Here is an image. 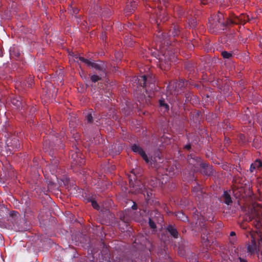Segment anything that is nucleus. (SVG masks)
I'll return each mask as SVG.
<instances>
[{
  "label": "nucleus",
  "instance_id": "obj_1",
  "mask_svg": "<svg viewBox=\"0 0 262 262\" xmlns=\"http://www.w3.org/2000/svg\"><path fill=\"white\" fill-rule=\"evenodd\" d=\"M20 148L18 137L11 134L8 128H5L0 131V155L8 156Z\"/></svg>",
  "mask_w": 262,
  "mask_h": 262
},
{
  "label": "nucleus",
  "instance_id": "obj_2",
  "mask_svg": "<svg viewBox=\"0 0 262 262\" xmlns=\"http://www.w3.org/2000/svg\"><path fill=\"white\" fill-rule=\"evenodd\" d=\"M133 81L136 84L137 89L144 95V98H152L151 92L155 89V80L152 75H143L135 77Z\"/></svg>",
  "mask_w": 262,
  "mask_h": 262
},
{
  "label": "nucleus",
  "instance_id": "obj_3",
  "mask_svg": "<svg viewBox=\"0 0 262 262\" xmlns=\"http://www.w3.org/2000/svg\"><path fill=\"white\" fill-rule=\"evenodd\" d=\"M187 161L188 168L190 169L189 173L190 176H193L194 173L199 170V165L202 168L201 173L204 175L210 176L213 174L212 166L208 163L203 162L200 158L190 154L187 156Z\"/></svg>",
  "mask_w": 262,
  "mask_h": 262
},
{
  "label": "nucleus",
  "instance_id": "obj_4",
  "mask_svg": "<svg viewBox=\"0 0 262 262\" xmlns=\"http://www.w3.org/2000/svg\"><path fill=\"white\" fill-rule=\"evenodd\" d=\"M230 26L228 17L225 20L224 15L220 12L211 15L208 19V29L212 34H216L222 33Z\"/></svg>",
  "mask_w": 262,
  "mask_h": 262
},
{
  "label": "nucleus",
  "instance_id": "obj_5",
  "mask_svg": "<svg viewBox=\"0 0 262 262\" xmlns=\"http://www.w3.org/2000/svg\"><path fill=\"white\" fill-rule=\"evenodd\" d=\"M64 145L62 141L57 137H50L49 139H44L43 143V149L45 152L49 153L51 157V164L58 166L59 160L56 158L55 151L57 149H63Z\"/></svg>",
  "mask_w": 262,
  "mask_h": 262
},
{
  "label": "nucleus",
  "instance_id": "obj_6",
  "mask_svg": "<svg viewBox=\"0 0 262 262\" xmlns=\"http://www.w3.org/2000/svg\"><path fill=\"white\" fill-rule=\"evenodd\" d=\"M157 32L155 33L156 41L159 42V48H161L162 45H170L171 38L178 36L181 33V28L177 23L172 22L170 29L167 34L164 33L161 30V27L159 29L158 28Z\"/></svg>",
  "mask_w": 262,
  "mask_h": 262
},
{
  "label": "nucleus",
  "instance_id": "obj_7",
  "mask_svg": "<svg viewBox=\"0 0 262 262\" xmlns=\"http://www.w3.org/2000/svg\"><path fill=\"white\" fill-rule=\"evenodd\" d=\"M191 85L190 82L186 81L183 79H180L177 82L171 81L166 86V92L165 93L166 97H177L182 92H184V89L185 87Z\"/></svg>",
  "mask_w": 262,
  "mask_h": 262
},
{
  "label": "nucleus",
  "instance_id": "obj_8",
  "mask_svg": "<svg viewBox=\"0 0 262 262\" xmlns=\"http://www.w3.org/2000/svg\"><path fill=\"white\" fill-rule=\"evenodd\" d=\"M262 217V206L256 205H253L250 209L247 216L246 217V220L250 222L255 220L258 225L260 224Z\"/></svg>",
  "mask_w": 262,
  "mask_h": 262
},
{
  "label": "nucleus",
  "instance_id": "obj_9",
  "mask_svg": "<svg viewBox=\"0 0 262 262\" xmlns=\"http://www.w3.org/2000/svg\"><path fill=\"white\" fill-rule=\"evenodd\" d=\"M129 184L130 187L133 188V192L135 193H144L145 191V186L144 184L137 179V177L134 174L128 176Z\"/></svg>",
  "mask_w": 262,
  "mask_h": 262
},
{
  "label": "nucleus",
  "instance_id": "obj_10",
  "mask_svg": "<svg viewBox=\"0 0 262 262\" xmlns=\"http://www.w3.org/2000/svg\"><path fill=\"white\" fill-rule=\"evenodd\" d=\"M230 26L233 25H244L246 22L250 21L248 15L241 14L239 16H235L234 14H229L228 16Z\"/></svg>",
  "mask_w": 262,
  "mask_h": 262
},
{
  "label": "nucleus",
  "instance_id": "obj_11",
  "mask_svg": "<svg viewBox=\"0 0 262 262\" xmlns=\"http://www.w3.org/2000/svg\"><path fill=\"white\" fill-rule=\"evenodd\" d=\"M169 17L167 15V13L165 10L161 9L158 10L157 12H156V16L153 15L152 16L151 20H153L155 23V25L156 27L158 29L161 27V24L162 23H165L168 19Z\"/></svg>",
  "mask_w": 262,
  "mask_h": 262
},
{
  "label": "nucleus",
  "instance_id": "obj_12",
  "mask_svg": "<svg viewBox=\"0 0 262 262\" xmlns=\"http://www.w3.org/2000/svg\"><path fill=\"white\" fill-rule=\"evenodd\" d=\"M201 11L194 9L191 11L188 12L189 16L188 18V25L190 28L194 29L197 25L196 18L199 17L201 14Z\"/></svg>",
  "mask_w": 262,
  "mask_h": 262
},
{
  "label": "nucleus",
  "instance_id": "obj_13",
  "mask_svg": "<svg viewBox=\"0 0 262 262\" xmlns=\"http://www.w3.org/2000/svg\"><path fill=\"white\" fill-rule=\"evenodd\" d=\"M174 58V55H170L169 51H165L163 57L160 58V66L162 69L168 70L170 67V62Z\"/></svg>",
  "mask_w": 262,
  "mask_h": 262
},
{
  "label": "nucleus",
  "instance_id": "obj_14",
  "mask_svg": "<svg viewBox=\"0 0 262 262\" xmlns=\"http://www.w3.org/2000/svg\"><path fill=\"white\" fill-rule=\"evenodd\" d=\"M88 66H90L95 70L99 71V74L101 76H103L105 74L106 66L104 63L101 61H99L98 62L90 61Z\"/></svg>",
  "mask_w": 262,
  "mask_h": 262
},
{
  "label": "nucleus",
  "instance_id": "obj_15",
  "mask_svg": "<svg viewBox=\"0 0 262 262\" xmlns=\"http://www.w3.org/2000/svg\"><path fill=\"white\" fill-rule=\"evenodd\" d=\"M81 156V154L79 150L76 148L75 152L71 155V158L73 160L74 162L72 163V165H77L81 166L82 165L84 164L85 161Z\"/></svg>",
  "mask_w": 262,
  "mask_h": 262
},
{
  "label": "nucleus",
  "instance_id": "obj_16",
  "mask_svg": "<svg viewBox=\"0 0 262 262\" xmlns=\"http://www.w3.org/2000/svg\"><path fill=\"white\" fill-rule=\"evenodd\" d=\"M95 13L101 14L105 17H109L112 15V11L108 8H104L102 10L101 8L98 5L96 6Z\"/></svg>",
  "mask_w": 262,
  "mask_h": 262
},
{
  "label": "nucleus",
  "instance_id": "obj_17",
  "mask_svg": "<svg viewBox=\"0 0 262 262\" xmlns=\"http://www.w3.org/2000/svg\"><path fill=\"white\" fill-rule=\"evenodd\" d=\"M166 230L174 238H178L179 237V233L174 225H168L166 228Z\"/></svg>",
  "mask_w": 262,
  "mask_h": 262
},
{
  "label": "nucleus",
  "instance_id": "obj_18",
  "mask_svg": "<svg viewBox=\"0 0 262 262\" xmlns=\"http://www.w3.org/2000/svg\"><path fill=\"white\" fill-rule=\"evenodd\" d=\"M137 1L127 2L125 8V12L126 13H132L135 10L137 6Z\"/></svg>",
  "mask_w": 262,
  "mask_h": 262
},
{
  "label": "nucleus",
  "instance_id": "obj_19",
  "mask_svg": "<svg viewBox=\"0 0 262 262\" xmlns=\"http://www.w3.org/2000/svg\"><path fill=\"white\" fill-rule=\"evenodd\" d=\"M223 203L227 204V205H231L232 203V200L230 195V193L228 191H224L223 194L221 198Z\"/></svg>",
  "mask_w": 262,
  "mask_h": 262
},
{
  "label": "nucleus",
  "instance_id": "obj_20",
  "mask_svg": "<svg viewBox=\"0 0 262 262\" xmlns=\"http://www.w3.org/2000/svg\"><path fill=\"white\" fill-rule=\"evenodd\" d=\"M201 239L202 242L204 243L208 241L209 231H208L207 227L203 225L201 229Z\"/></svg>",
  "mask_w": 262,
  "mask_h": 262
},
{
  "label": "nucleus",
  "instance_id": "obj_21",
  "mask_svg": "<svg viewBox=\"0 0 262 262\" xmlns=\"http://www.w3.org/2000/svg\"><path fill=\"white\" fill-rule=\"evenodd\" d=\"M159 149L158 150H157L155 154V156L152 157L150 158V165L151 166L156 167L157 166V163L158 162V160H161V151Z\"/></svg>",
  "mask_w": 262,
  "mask_h": 262
},
{
  "label": "nucleus",
  "instance_id": "obj_22",
  "mask_svg": "<svg viewBox=\"0 0 262 262\" xmlns=\"http://www.w3.org/2000/svg\"><path fill=\"white\" fill-rule=\"evenodd\" d=\"M149 184L152 187H161L163 184V182L160 179L156 178H152L149 182Z\"/></svg>",
  "mask_w": 262,
  "mask_h": 262
},
{
  "label": "nucleus",
  "instance_id": "obj_23",
  "mask_svg": "<svg viewBox=\"0 0 262 262\" xmlns=\"http://www.w3.org/2000/svg\"><path fill=\"white\" fill-rule=\"evenodd\" d=\"M262 166V162L260 160H256L254 163L250 165L249 170L251 172H253L256 169H259Z\"/></svg>",
  "mask_w": 262,
  "mask_h": 262
},
{
  "label": "nucleus",
  "instance_id": "obj_24",
  "mask_svg": "<svg viewBox=\"0 0 262 262\" xmlns=\"http://www.w3.org/2000/svg\"><path fill=\"white\" fill-rule=\"evenodd\" d=\"M15 87L16 89H18V91H21L22 92L23 91H26L28 88H29L25 80L23 81L17 82L16 83Z\"/></svg>",
  "mask_w": 262,
  "mask_h": 262
},
{
  "label": "nucleus",
  "instance_id": "obj_25",
  "mask_svg": "<svg viewBox=\"0 0 262 262\" xmlns=\"http://www.w3.org/2000/svg\"><path fill=\"white\" fill-rule=\"evenodd\" d=\"M135 36L126 35L124 37V42L128 46H132L137 41L135 40Z\"/></svg>",
  "mask_w": 262,
  "mask_h": 262
},
{
  "label": "nucleus",
  "instance_id": "obj_26",
  "mask_svg": "<svg viewBox=\"0 0 262 262\" xmlns=\"http://www.w3.org/2000/svg\"><path fill=\"white\" fill-rule=\"evenodd\" d=\"M247 246V252L251 254L254 253L256 249V243L255 239H253L251 241V243L248 244Z\"/></svg>",
  "mask_w": 262,
  "mask_h": 262
},
{
  "label": "nucleus",
  "instance_id": "obj_27",
  "mask_svg": "<svg viewBox=\"0 0 262 262\" xmlns=\"http://www.w3.org/2000/svg\"><path fill=\"white\" fill-rule=\"evenodd\" d=\"M160 142H161V144L159 145L160 147H163L170 143V138L165 135H163L160 139Z\"/></svg>",
  "mask_w": 262,
  "mask_h": 262
},
{
  "label": "nucleus",
  "instance_id": "obj_28",
  "mask_svg": "<svg viewBox=\"0 0 262 262\" xmlns=\"http://www.w3.org/2000/svg\"><path fill=\"white\" fill-rule=\"evenodd\" d=\"M237 141L241 145L246 144L249 141L246 139V137L242 134H239L237 136Z\"/></svg>",
  "mask_w": 262,
  "mask_h": 262
},
{
  "label": "nucleus",
  "instance_id": "obj_29",
  "mask_svg": "<svg viewBox=\"0 0 262 262\" xmlns=\"http://www.w3.org/2000/svg\"><path fill=\"white\" fill-rule=\"evenodd\" d=\"M131 149L133 152L138 153L140 155L142 152L144 151V150L138 144H133L131 146Z\"/></svg>",
  "mask_w": 262,
  "mask_h": 262
},
{
  "label": "nucleus",
  "instance_id": "obj_30",
  "mask_svg": "<svg viewBox=\"0 0 262 262\" xmlns=\"http://www.w3.org/2000/svg\"><path fill=\"white\" fill-rule=\"evenodd\" d=\"M176 216L179 220L184 222L188 221V217L183 212L179 211L177 212Z\"/></svg>",
  "mask_w": 262,
  "mask_h": 262
},
{
  "label": "nucleus",
  "instance_id": "obj_31",
  "mask_svg": "<svg viewBox=\"0 0 262 262\" xmlns=\"http://www.w3.org/2000/svg\"><path fill=\"white\" fill-rule=\"evenodd\" d=\"M141 193L144 195L145 200H146V202L148 203L152 195L151 190L149 191L145 188L144 193Z\"/></svg>",
  "mask_w": 262,
  "mask_h": 262
},
{
  "label": "nucleus",
  "instance_id": "obj_32",
  "mask_svg": "<svg viewBox=\"0 0 262 262\" xmlns=\"http://www.w3.org/2000/svg\"><path fill=\"white\" fill-rule=\"evenodd\" d=\"M173 10L175 12H176L177 13L179 17L183 16L184 14V11L183 9L179 6H177L173 8Z\"/></svg>",
  "mask_w": 262,
  "mask_h": 262
},
{
  "label": "nucleus",
  "instance_id": "obj_33",
  "mask_svg": "<svg viewBox=\"0 0 262 262\" xmlns=\"http://www.w3.org/2000/svg\"><path fill=\"white\" fill-rule=\"evenodd\" d=\"M77 121L78 120L76 119V117L71 116L69 121V124L70 127L73 128L74 129L77 124Z\"/></svg>",
  "mask_w": 262,
  "mask_h": 262
},
{
  "label": "nucleus",
  "instance_id": "obj_34",
  "mask_svg": "<svg viewBox=\"0 0 262 262\" xmlns=\"http://www.w3.org/2000/svg\"><path fill=\"white\" fill-rule=\"evenodd\" d=\"M184 66L185 68L188 71H190V72L194 71V66L193 63L190 62H188L185 63Z\"/></svg>",
  "mask_w": 262,
  "mask_h": 262
},
{
  "label": "nucleus",
  "instance_id": "obj_35",
  "mask_svg": "<svg viewBox=\"0 0 262 262\" xmlns=\"http://www.w3.org/2000/svg\"><path fill=\"white\" fill-rule=\"evenodd\" d=\"M28 85L29 88H31L34 84L33 77L30 76L26 79L25 80Z\"/></svg>",
  "mask_w": 262,
  "mask_h": 262
},
{
  "label": "nucleus",
  "instance_id": "obj_36",
  "mask_svg": "<svg viewBox=\"0 0 262 262\" xmlns=\"http://www.w3.org/2000/svg\"><path fill=\"white\" fill-rule=\"evenodd\" d=\"M90 76V79L92 82L96 83L101 79V75L93 74Z\"/></svg>",
  "mask_w": 262,
  "mask_h": 262
},
{
  "label": "nucleus",
  "instance_id": "obj_37",
  "mask_svg": "<svg viewBox=\"0 0 262 262\" xmlns=\"http://www.w3.org/2000/svg\"><path fill=\"white\" fill-rule=\"evenodd\" d=\"M85 120L87 121V123H91L93 122V117L92 114V111L91 112H89L85 115Z\"/></svg>",
  "mask_w": 262,
  "mask_h": 262
},
{
  "label": "nucleus",
  "instance_id": "obj_38",
  "mask_svg": "<svg viewBox=\"0 0 262 262\" xmlns=\"http://www.w3.org/2000/svg\"><path fill=\"white\" fill-rule=\"evenodd\" d=\"M221 55L225 59H230L232 57V54L226 51L222 52Z\"/></svg>",
  "mask_w": 262,
  "mask_h": 262
},
{
  "label": "nucleus",
  "instance_id": "obj_39",
  "mask_svg": "<svg viewBox=\"0 0 262 262\" xmlns=\"http://www.w3.org/2000/svg\"><path fill=\"white\" fill-rule=\"evenodd\" d=\"M159 104L161 107H163L165 111L169 110V105L165 102V99H159Z\"/></svg>",
  "mask_w": 262,
  "mask_h": 262
},
{
  "label": "nucleus",
  "instance_id": "obj_40",
  "mask_svg": "<svg viewBox=\"0 0 262 262\" xmlns=\"http://www.w3.org/2000/svg\"><path fill=\"white\" fill-rule=\"evenodd\" d=\"M58 166L55 165H53L52 164H50L49 165V168L52 174H55L56 172L57 171V170L58 169Z\"/></svg>",
  "mask_w": 262,
  "mask_h": 262
},
{
  "label": "nucleus",
  "instance_id": "obj_41",
  "mask_svg": "<svg viewBox=\"0 0 262 262\" xmlns=\"http://www.w3.org/2000/svg\"><path fill=\"white\" fill-rule=\"evenodd\" d=\"M235 34L233 33H230L228 35H227V41H229L231 43H233L235 42Z\"/></svg>",
  "mask_w": 262,
  "mask_h": 262
},
{
  "label": "nucleus",
  "instance_id": "obj_42",
  "mask_svg": "<svg viewBox=\"0 0 262 262\" xmlns=\"http://www.w3.org/2000/svg\"><path fill=\"white\" fill-rule=\"evenodd\" d=\"M68 11L72 15H76L79 12V9L77 8H73L72 6L68 8Z\"/></svg>",
  "mask_w": 262,
  "mask_h": 262
},
{
  "label": "nucleus",
  "instance_id": "obj_43",
  "mask_svg": "<svg viewBox=\"0 0 262 262\" xmlns=\"http://www.w3.org/2000/svg\"><path fill=\"white\" fill-rule=\"evenodd\" d=\"M120 219L121 221H122L123 222L125 223L126 225H127V224L128 223L129 219L127 217L125 216V214L123 213H121L120 215Z\"/></svg>",
  "mask_w": 262,
  "mask_h": 262
},
{
  "label": "nucleus",
  "instance_id": "obj_44",
  "mask_svg": "<svg viewBox=\"0 0 262 262\" xmlns=\"http://www.w3.org/2000/svg\"><path fill=\"white\" fill-rule=\"evenodd\" d=\"M141 157L143 158V159L145 161V162L147 164H149L150 165V159L149 160L147 156L145 154V151H144L141 153L140 155Z\"/></svg>",
  "mask_w": 262,
  "mask_h": 262
},
{
  "label": "nucleus",
  "instance_id": "obj_45",
  "mask_svg": "<svg viewBox=\"0 0 262 262\" xmlns=\"http://www.w3.org/2000/svg\"><path fill=\"white\" fill-rule=\"evenodd\" d=\"M148 224H149V227L151 228H152L153 229H156V228H157L155 222L151 219V217L149 218Z\"/></svg>",
  "mask_w": 262,
  "mask_h": 262
},
{
  "label": "nucleus",
  "instance_id": "obj_46",
  "mask_svg": "<svg viewBox=\"0 0 262 262\" xmlns=\"http://www.w3.org/2000/svg\"><path fill=\"white\" fill-rule=\"evenodd\" d=\"M91 203H92V206H93V207L94 209H96L97 210H98L99 209L100 207L96 201L93 200V201H92Z\"/></svg>",
  "mask_w": 262,
  "mask_h": 262
},
{
  "label": "nucleus",
  "instance_id": "obj_47",
  "mask_svg": "<svg viewBox=\"0 0 262 262\" xmlns=\"http://www.w3.org/2000/svg\"><path fill=\"white\" fill-rule=\"evenodd\" d=\"M79 59L81 61L86 63L87 66H89V63L90 62L89 60L85 59L83 57H79Z\"/></svg>",
  "mask_w": 262,
  "mask_h": 262
},
{
  "label": "nucleus",
  "instance_id": "obj_48",
  "mask_svg": "<svg viewBox=\"0 0 262 262\" xmlns=\"http://www.w3.org/2000/svg\"><path fill=\"white\" fill-rule=\"evenodd\" d=\"M191 145L190 143H188L184 146V148L187 150H189L191 149Z\"/></svg>",
  "mask_w": 262,
  "mask_h": 262
},
{
  "label": "nucleus",
  "instance_id": "obj_49",
  "mask_svg": "<svg viewBox=\"0 0 262 262\" xmlns=\"http://www.w3.org/2000/svg\"><path fill=\"white\" fill-rule=\"evenodd\" d=\"M133 205L132 206V208L133 210H137V208H138V206H137V204L136 203V202H133Z\"/></svg>",
  "mask_w": 262,
  "mask_h": 262
},
{
  "label": "nucleus",
  "instance_id": "obj_50",
  "mask_svg": "<svg viewBox=\"0 0 262 262\" xmlns=\"http://www.w3.org/2000/svg\"><path fill=\"white\" fill-rule=\"evenodd\" d=\"M193 95L191 93H187L185 94V97L186 99L192 98Z\"/></svg>",
  "mask_w": 262,
  "mask_h": 262
},
{
  "label": "nucleus",
  "instance_id": "obj_51",
  "mask_svg": "<svg viewBox=\"0 0 262 262\" xmlns=\"http://www.w3.org/2000/svg\"><path fill=\"white\" fill-rule=\"evenodd\" d=\"M200 1L202 5H205L209 3V0H200Z\"/></svg>",
  "mask_w": 262,
  "mask_h": 262
},
{
  "label": "nucleus",
  "instance_id": "obj_52",
  "mask_svg": "<svg viewBox=\"0 0 262 262\" xmlns=\"http://www.w3.org/2000/svg\"><path fill=\"white\" fill-rule=\"evenodd\" d=\"M101 39L104 40L106 39V36L105 32H102L101 35Z\"/></svg>",
  "mask_w": 262,
  "mask_h": 262
},
{
  "label": "nucleus",
  "instance_id": "obj_53",
  "mask_svg": "<svg viewBox=\"0 0 262 262\" xmlns=\"http://www.w3.org/2000/svg\"><path fill=\"white\" fill-rule=\"evenodd\" d=\"M73 136L76 141L79 139V135L77 133H74Z\"/></svg>",
  "mask_w": 262,
  "mask_h": 262
},
{
  "label": "nucleus",
  "instance_id": "obj_54",
  "mask_svg": "<svg viewBox=\"0 0 262 262\" xmlns=\"http://www.w3.org/2000/svg\"><path fill=\"white\" fill-rule=\"evenodd\" d=\"M239 262H248L247 260L244 258L239 257Z\"/></svg>",
  "mask_w": 262,
  "mask_h": 262
},
{
  "label": "nucleus",
  "instance_id": "obj_55",
  "mask_svg": "<svg viewBox=\"0 0 262 262\" xmlns=\"http://www.w3.org/2000/svg\"><path fill=\"white\" fill-rule=\"evenodd\" d=\"M202 191L201 190H198L196 192V194L198 196H199V195H202Z\"/></svg>",
  "mask_w": 262,
  "mask_h": 262
},
{
  "label": "nucleus",
  "instance_id": "obj_56",
  "mask_svg": "<svg viewBox=\"0 0 262 262\" xmlns=\"http://www.w3.org/2000/svg\"><path fill=\"white\" fill-rule=\"evenodd\" d=\"M155 214L157 216H160L161 215V214L157 210L155 211Z\"/></svg>",
  "mask_w": 262,
  "mask_h": 262
},
{
  "label": "nucleus",
  "instance_id": "obj_57",
  "mask_svg": "<svg viewBox=\"0 0 262 262\" xmlns=\"http://www.w3.org/2000/svg\"><path fill=\"white\" fill-rule=\"evenodd\" d=\"M236 235L235 232L234 231H231L230 233V235L231 236H235Z\"/></svg>",
  "mask_w": 262,
  "mask_h": 262
},
{
  "label": "nucleus",
  "instance_id": "obj_58",
  "mask_svg": "<svg viewBox=\"0 0 262 262\" xmlns=\"http://www.w3.org/2000/svg\"><path fill=\"white\" fill-rule=\"evenodd\" d=\"M3 56V51L2 49L0 48V57H2Z\"/></svg>",
  "mask_w": 262,
  "mask_h": 262
},
{
  "label": "nucleus",
  "instance_id": "obj_59",
  "mask_svg": "<svg viewBox=\"0 0 262 262\" xmlns=\"http://www.w3.org/2000/svg\"><path fill=\"white\" fill-rule=\"evenodd\" d=\"M259 43H260V45L261 47H262V37H261L260 38V39H259Z\"/></svg>",
  "mask_w": 262,
  "mask_h": 262
},
{
  "label": "nucleus",
  "instance_id": "obj_60",
  "mask_svg": "<svg viewBox=\"0 0 262 262\" xmlns=\"http://www.w3.org/2000/svg\"><path fill=\"white\" fill-rule=\"evenodd\" d=\"M36 108H34V107L31 108V111L33 113H34L36 111Z\"/></svg>",
  "mask_w": 262,
  "mask_h": 262
},
{
  "label": "nucleus",
  "instance_id": "obj_61",
  "mask_svg": "<svg viewBox=\"0 0 262 262\" xmlns=\"http://www.w3.org/2000/svg\"><path fill=\"white\" fill-rule=\"evenodd\" d=\"M195 87H196L198 88H200L201 87V85L200 84H194V85Z\"/></svg>",
  "mask_w": 262,
  "mask_h": 262
},
{
  "label": "nucleus",
  "instance_id": "obj_62",
  "mask_svg": "<svg viewBox=\"0 0 262 262\" xmlns=\"http://www.w3.org/2000/svg\"><path fill=\"white\" fill-rule=\"evenodd\" d=\"M12 103H14V101H16V102H18V101L17 100V99H12Z\"/></svg>",
  "mask_w": 262,
  "mask_h": 262
},
{
  "label": "nucleus",
  "instance_id": "obj_63",
  "mask_svg": "<svg viewBox=\"0 0 262 262\" xmlns=\"http://www.w3.org/2000/svg\"><path fill=\"white\" fill-rule=\"evenodd\" d=\"M225 140L227 141V142H228V141H229V138H227L226 137H225Z\"/></svg>",
  "mask_w": 262,
  "mask_h": 262
},
{
  "label": "nucleus",
  "instance_id": "obj_64",
  "mask_svg": "<svg viewBox=\"0 0 262 262\" xmlns=\"http://www.w3.org/2000/svg\"><path fill=\"white\" fill-rule=\"evenodd\" d=\"M154 2H159L160 1V0H152Z\"/></svg>",
  "mask_w": 262,
  "mask_h": 262
}]
</instances>
